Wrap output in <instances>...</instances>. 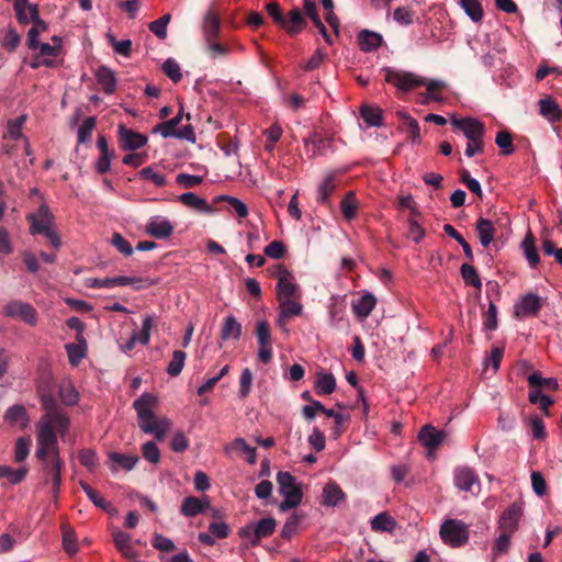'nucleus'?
Instances as JSON below:
<instances>
[{
    "mask_svg": "<svg viewBox=\"0 0 562 562\" xmlns=\"http://www.w3.org/2000/svg\"><path fill=\"white\" fill-rule=\"evenodd\" d=\"M42 462V477L45 484L49 482L52 485H60L61 484V470L64 467V462L61 458L59 459H50L41 461Z\"/></svg>",
    "mask_w": 562,
    "mask_h": 562,
    "instance_id": "nucleus-17",
    "label": "nucleus"
},
{
    "mask_svg": "<svg viewBox=\"0 0 562 562\" xmlns=\"http://www.w3.org/2000/svg\"><path fill=\"white\" fill-rule=\"evenodd\" d=\"M522 516L521 505L514 503L512 504L501 516L498 520V528L501 531L514 533L517 528L519 520Z\"/></svg>",
    "mask_w": 562,
    "mask_h": 562,
    "instance_id": "nucleus-15",
    "label": "nucleus"
},
{
    "mask_svg": "<svg viewBox=\"0 0 562 562\" xmlns=\"http://www.w3.org/2000/svg\"><path fill=\"white\" fill-rule=\"evenodd\" d=\"M345 499V493L335 482H329L323 488V504L325 506H337Z\"/></svg>",
    "mask_w": 562,
    "mask_h": 562,
    "instance_id": "nucleus-29",
    "label": "nucleus"
},
{
    "mask_svg": "<svg viewBox=\"0 0 562 562\" xmlns=\"http://www.w3.org/2000/svg\"><path fill=\"white\" fill-rule=\"evenodd\" d=\"M78 459L81 465L86 467L89 471H93L98 464L97 453L91 449H82L78 453Z\"/></svg>",
    "mask_w": 562,
    "mask_h": 562,
    "instance_id": "nucleus-58",
    "label": "nucleus"
},
{
    "mask_svg": "<svg viewBox=\"0 0 562 562\" xmlns=\"http://www.w3.org/2000/svg\"><path fill=\"white\" fill-rule=\"evenodd\" d=\"M375 304V296L371 293H364L361 297L352 302V310L356 316L363 321L370 315Z\"/></svg>",
    "mask_w": 562,
    "mask_h": 562,
    "instance_id": "nucleus-22",
    "label": "nucleus"
},
{
    "mask_svg": "<svg viewBox=\"0 0 562 562\" xmlns=\"http://www.w3.org/2000/svg\"><path fill=\"white\" fill-rule=\"evenodd\" d=\"M398 116L402 120L401 127L408 134L414 144L420 142V130L418 122L405 112H400Z\"/></svg>",
    "mask_w": 562,
    "mask_h": 562,
    "instance_id": "nucleus-39",
    "label": "nucleus"
},
{
    "mask_svg": "<svg viewBox=\"0 0 562 562\" xmlns=\"http://www.w3.org/2000/svg\"><path fill=\"white\" fill-rule=\"evenodd\" d=\"M243 452L246 456V461L249 464H255L257 461L256 449L250 447L245 439L237 438L225 447V452L231 454L233 452Z\"/></svg>",
    "mask_w": 562,
    "mask_h": 562,
    "instance_id": "nucleus-26",
    "label": "nucleus"
},
{
    "mask_svg": "<svg viewBox=\"0 0 562 562\" xmlns=\"http://www.w3.org/2000/svg\"><path fill=\"white\" fill-rule=\"evenodd\" d=\"M336 380L331 373L321 372L317 374L315 389L319 395H328L335 391Z\"/></svg>",
    "mask_w": 562,
    "mask_h": 562,
    "instance_id": "nucleus-40",
    "label": "nucleus"
},
{
    "mask_svg": "<svg viewBox=\"0 0 562 562\" xmlns=\"http://www.w3.org/2000/svg\"><path fill=\"white\" fill-rule=\"evenodd\" d=\"M385 81L393 85L401 91H409L416 87L424 86L426 79L413 72L398 70L394 68H385Z\"/></svg>",
    "mask_w": 562,
    "mask_h": 562,
    "instance_id": "nucleus-7",
    "label": "nucleus"
},
{
    "mask_svg": "<svg viewBox=\"0 0 562 562\" xmlns=\"http://www.w3.org/2000/svg\"><path fill=\"white\" fill-rule=\"evenodd\" d=\"M272 276L277 278V299L300 297V286L295 278L284 266L274 267Z\"/></svg>",
    "mask_w": 562,
    "mask_h": 562,
    "instance_id": "nucleus-8",
    "label": "nucleus"
},
{
    "mask_svg": "<svg viewBox=\"0 0 562 562\" xmlns=\"http://www.w3.org/2000/svg\"><path fill=\"white\" fill-rule=\"evenodd\" d=\"M256 336L259 346L272 345L271 330L267 321H260L256 327Z\"/></svg>",
    "mask_w": 562,
    "mask_h": 562,
    "instance_id": "nucleus-57",
    "label": "nucleus"
},
{
    "mask_svg": "<svg viewBox=\"0 0 562 562\" xmlns=\"http://www.w3.org/2000/svg\"><path fill=\"white\" fill-rule=\"evenodd\" d=\"M291 35L297 34L305 26V20L299 9L290 11L288 18H283V23L280 24Z\"/></svg>",
    "mask_w": 562,
    "mask_h": 562,
    "instance_id": "nucleus-30",
    "label": "nucleus"
},
{
    "mask_svg": "<svg viewBox=\"0 0 562 562\" xmlns=\"http://www.w3.org/2000/svg\"><path fill=\"white\" fill-rule=\"evenodd\" d=\"M27 220L31 223L30 232L32 235L48 233L54 226V215L45 204H42L36 213H31Z\"/></svg>",
    "mask_w": 562,
    "mask_h": 562,
    "instance_id": "nucleus-10",
    "label": "nucleus"
},
{
    "mask_svg": "<svg viewBox=\"0 0 562 562\" xmlns=\"http://www.w3.org/2000/svg\"><path fill=\"white\" fill-rule=\"evenodd\" d=\"M26 119H27V115L26 114H22V115L18 116L16 119L8 121V124H7L8 135L12 139L16 140V139L24 138V135L22 133V128H23V125L26 122Z\"/></svg>",
    "mask_w": 562,
    "mask_h": 562,
    "instance_id": "nucleus-49",
    "label": "nucleus"
},
{
    "mask_svg": "<svg viewBox=\"0 0 562 562\" xmlns=\"http://www.w3.org/2000/svg\"><path fill=\"white\" fill-rule=\"evenodd\" d=\"M113 540L116 548L127 558H135L134 550L131 544V536L122 530L113 532Z\"/></svg>",
    "mask_w": 562,
    "mask_h": 562,
    "instance_id": "nucleus-41",
    "label": "nucleus"
},
{
    "mask_svg": "<svg viewBox=\"0 0 562 562\" xmlns=\"http://www.w3.org/2000/svg\"><path fill=\"white\" fill-rule=\"evenodd\" d=\"M370 527L375 532H393L396 521L387 512H382L370 520Z\"/></svg>",
    "mask_w": 562,
    "mask_h": 562,
    "instance_id": "nucleus-28",
    "label": "nucleus"
},
{
    "mask_svg": "<svg viewBox=\"0 0 562 562\" xmlns=\"http://www.w3.org/2000/svg\"><path fill=\"white\" fill-rule=\"evenodd\" d=\"M496 145L502 149L504 155H509L513 153V138L508 132H499L495 138Z\"/></svg>",
    "mask_w": 562,
    "mask_h": 562,
    "instance_id": "nucleus-64",
    "label": "nucleus"
},
{
    "mask_svg": "<svg viewBox=\"0 0 562 562\" xmlns=\"http://www.w3.org/2000/svg\"><path fill=\"white\" fill-rule=\"evenodd\" d=\"M220 30V20L218 16L209 11L204 19V34L206 41L215 40Z\"/></svg>",
    "mask_w": 562,
    "mask_h": 562,
    "instance_id": "nucleus-48",
    "label": "nucleus"
},
{
    "mask_svg": "<svg viewBox=\"0 0 562 562\" xmlns=\"http://www.w3.org/2000/svg\"><path fill=\"white\" fill-rule=\"evenodd\" d=\"M521 247L524 249L525 257L528 260L529 265L531 267H536L539 262V256L537 247L535 245V238L531 234H528L525 237Z\"/></svg>",
    "mask_w": 562,
    "mask_h": 562,
    "instance_id": "nucleus-45",
    "label": "nucleus"
},
{
    "mask_svg": "<svg viewBox=\"0 0 562 562\" xmlns=\"http://www.w3.org/2000/svg\"><path fill=\"white\" fill-rule=\"evenodd\" d=\"M336 187L337 184L335 175H327L318 187L317 201L321 203H326L330 194L335 191Z\"/></svg>",
    "mask_w": 562,
    "mask_h": 562,
    "instance_id": "nucleus-42",
    "label": "nucleus"
},
{
    "mask_svg": "<svg viewBox=\"0 0 562 562\" xmlns=\"http://www.w3.org/2000/svg\"><path fill=\"white\" fill-rule=\"evenodd\" d=\"M27 469L21 468L18 470H13L8 465H0V477H7L10 483L18 484L24 480L26 476Z\"/></svg>",
    "mask_w": 562,
    "mask_h": 562,
    "instance_id": "nucleus-53",
    "label": "nucleus"
},
{
    "mask_svg": "<svg viewBox=\"0 0 562 562\" xmlns=\"http://www.w3.org/2000/svg\"><path fill=\"white\" fill-rule=\"evenodd\" d=\"M252 379H254V376H252V372L250 371V369L245 368L241 371L240 379H239V384H240L239 397L245 398L249 395V393L251 391Z\"/></svg>",
    "mask_w": 562,
    "mask_h": 562,
    "instance_id": "nucleus-59",
    "label": "nucleus"
},
{
    "mask_svg": "<svg viewBox=\"0 0 562 562\" xmlns=\"http://www.w3.org/2000/svg\"><path fill=\"white\" fill-rule=\"evenodd\" d=\"M297 297H282L277 299L278 307V323L283 325L289 318L299 316L303 312V305L296 300Z\"/></svg>",
    "mask_w": 562,
    "mask_h": 562,
    "instance_id": "nucleus-18",
    "label": "nucleus"
},
{
    "mask_svg": "<svg viewBox=\"0 0 562 562\" xmlns=\"http://www.w3.org/2000/svg\"><path fill=\"white\" fill-rule=\"evenodd\" d=\"M528 382L531 387H547L549 390H557L558 382L555 379L542 378L540 373L533 372L528 376Z\"/></svg>",
    "mask_w": 562,
    "mask_h": 562,
    "instance_id": "nucleus-55",
    "label": "nucleus"
},
{
    "mask_svg": "<svg viewBox=\"0 0 562 562\" xmlns=\"http://www.w3.org/2000/svg\"><path fill=\"white\" fill-rule=\"evenodd\" d=\"M47 29V25L44 21L41 19H36L33 22L32 27L30 29L27 33V46L29 48L35 50L40 46L38 36L41 33L45 32Z\"/></svg>",
    "mask_w": 562,
    "mask_h": 562,
    "instance_id": "nucleus-43",
    "label": "nucleus"
},
{
    "mask_svg": "<svg viewBox=\"0 0 562 562\" xmlns=\"http://www.w3.org/2000/svg\"><path fill=\"white\" fill-rule=\"evenodd\" d=\"M139 173L143 178L150 180L156 187H164L167 183L166 177L157 172L153 167H145Z\"/></svg>",
    "mask_w": 562,
    "mask_h": 562,
    "instance_id": "nucleus-63",
    "label": "nucleus"
},
{
    "mask_svg": "<svg viewBox=\"0 0 562 562\" xmlns=\"http://www.w3.org/2000/svg\"><path fill=\"white\" fill-rule=\"evenodd\" d=\"M446 438V434L431 425L424 426L418 435L419 441L429 450H436Z\"/></svg>",
    "mask_w": 562,
    "mask_h": 562,
    "instance_id": "nucleus-20",
    "label": "nucleus"
},
{
    "mask_svg": "<svg viewBox=\"0 0 562 562\" xmlns=\"http://www.w3.org/2000/svg\"><path fill=\"white\" fill-rule=\"evenodd\" d=\"M361 117L369 126L379 127L382 125V110L379 108L372 106H362L361 108Z\"/></svg>",
    "mask_w": 562,
    "mask_h": 562,
    "instance_id": "nucleus-46",
    "label": "nucleus"
},
{
    "mask_svg": "<svg viewBox=\"0 0 562 562\" xmlns=\"http://www.w3.org/2000/svg\"><path fill=\"white\" fill-rule=\"evenodd\" d=\"M162 70L173 82H178L182 78L180 66L172 58H168L167 60H165L162 65Z\"/></svg>",
    "mask_w": 562,
    "mask_h": 562,
    "instance_id": "nucleus-60",
    "label": "nucleus"
},
{
    "mask_svg": "<svg viewBox=\"0 0 562 562\" xmlns=\"http://www.w3.org/2000/svg\"><path fill=\"white\" fill-rule=\"evenodd\" d=\"M179 201L184 205L196 210L201 213H212L213 209L207 204L206 200L198 196L193 192H186L179 195Z\"/></svg>",
    "mask_w": 562,
    "mask_h": 562,
    "instance_id": "nucleus-33",
    "label": "nucleus"
},
{
    "mask_svg": "<svg viewBox=\"0 0 562 562\" xmlns=\"http://www.w3.org/2000/svg\"><path fill=\"white\" fill-rule=\"evenodd\" d=\"M241 336V325L237 319L231 315L224 319V324L221 329V338L223 340H238Z\"/></svg>",
    "mask_w": 562,
    "mask_h": 562,
    "instance_id": "nucleus-38",
    "label": "nucleus"
},
{
    "mask_svg": "<svg viewBox=\"0 0 562 562\" xmlns=\"http://www.w3.org/2000/svg\"><path fill=\"white\" fill-rule=\"evenodd\" d=\"M59 396L65 405H75L79 400L78 392L76 391L75 386L68 381H64L59 385Z\"/></svg>",
    "mask_w": 562,
    "mask_h": 562,
    "instance_id": "nucleus-47",
    "label": "nucleus"
},
{
    "mask_svg": "<svg viewBox=\"0 0 562 562\" xmlns=\"http://www.w3.org/2000/svg\"><path fill=\"white\" fill-rule=\"evenodd\" d=\"M539 113L549 123L559 122L562 119V109L552 97H544L538 101Z\"/></svg>",
    "mask_w": 562,
    "mask_h": 562,
    "instance_id": "nucleus-19",
    "label": "nucleus"
},
{
    "mask_svg": "<svg viewBox=\"0 0 562 562\" xmlns=\"http://www.w3.org/2000/svg\"><path fill=\"white\" fill-rule=\"evenodd\" d=\"M181 119H182L181 113H179L177 116L160 123L156 127V131L164 138L173 137L176 135V133L178 132V130H176V127L180 123Z\"/></svg>",
    "mask_w": 562,
    "mask_h": 562,
    "instance_id": "nucleus-52",
    "label": "nucleus"
},
{
    "mask_svg": "<svg viewBox=\"0 0 562 562\" xmlns=\"http://www.w3.org/2000/svg\"><path fill=\"white\" fill-rule=\"evenodd\" d=\"M143 457L150 463H158L160 460V451L154 441H147L142 447Z\"/></svg>",
    "mask_w": 562,
    "mask_h": 562,
    "instance_id": "nucleus-61",
    "label": "nucleus"
},
{
    "mask_svg": "<svg viewBox=\"0 0 562 562\" xmlns=\"http://www.w3.org/2000/svg\"><path fill=\"white\" fill-rule=\"evenodd\" d=\"M279 492L283 496L280 504V510L285 512L297 507L302 502V491L296 479L289 472H279L277 474Z\"/></svg>",
    "mask_w": 562,
    "mask_h": 562,
    "instance_id": "nucleus-4",
    "label": "nucleus"
},
{
    "mask_svg": "<svg viewBox=\"0 0 562 562\" xmlns=\"http://www.w3.org/2000/svg\"><path fill=\"white\" fill-rule=\"evenodd\" d=\"M97 81L101 85L106 94H112L116 88V78L114 72L108 67H100L95 72Z\"/></svg>",
    "mask_w": 562,
    "mask_h": 562,
    "instance_id": "nucleus-34",
    "label": "nucleus"
},
{
    "mask_svg": "<svg viewBox=\"0 0 562 562\" xmlns=\"http://www.w3.org/2000/svg\"><path fill=\"white\" fill-rule=\"evenodd\" d=\"M461 276L467 284L472 285L477 290L482 288V281L473 266L463 263L461 266Z\"/></svg>",
    "mask_w": 562,
    "mask_h": 562,
    "instance_id": "nucleus-50",
    "label": "nucleus"
},
{
    "mask_svg": "<svg viewBox=\"0 0 562 562\" xmlns=\"http://www.w3.org/2000/svg\"><path fill=\"white\" fill-rule=\"evenodd\" d=\"M114 283H115V286L132 285L133 289H135V290H143V289L149 288L151 285H155L157 283V281L148 279V278L120 276V277H114Z\"/></svg>",
    "mask_w": 562,
    "mask_h": 562,
    "instance_id": "nucleus-36",
    "label": "nucleus"
},
{
    "mask_svg": "<svg viewBox=\"0 0 562 562\" xmlns=\"http://www.w3.org/2000/svg\"><path fill=\"white\" fill-rule=\"evenodd\" d=\"M439 535L446 544L459 548L469 540V526L459 519H447L441 524Z\"/></svg>",
    "mask_w": 562,
    "mask_h": 562,
    "instance_id": "nucleus-6",
    "label": "nucleus"
},
{
    "mask_svg": "<svg viewBox=\"0 0 562 562\" xmlns=\"http://www.w3.org/2000/svg\"><path fill=\"white\" fill-rule=\"evenodd\" d=\"M41 403L45 414L40 418L38 422L55 424L56 430L59 432L60 438L64 440L70 426L69 418L58 407L53 394L41 392Z\"/></svg>",
    "mask_w": 562,
    "mask_h": 562,
    "instance_id": "nucleus-3",
    "label": "nucleus"
},
{
    "mask_svg": "<svg viewBox=\"0 0 562 562\" xmlns=\"http://www.w3.org/2000/svg\"><path fill=\"white\" fill-rule=\"evenodd\" d=\"M329 145V138L322 137L316 134L304 140L305 153L308 158H313L317 155H324Z\"/></svg>",
    "mask_w": 562,
    "mask_h": 562,
    "instance_id": "nucleus-23",
    "label": "nucleus"
},
{
    "mask_svg": "<svg viewBox=\"0 0 562 562\" xmlns=\"http://www.w3.org/2000/svg\"><path fill=\"white\" fill-rule=\"evenodd\" d=\"M66 351L69 362L72 366H77L86 356V344H67Z\"/></svg>",
    "mask_w": 562,
    "mask_h": 562,
    "instance_id": "nucleus-54",
    "label": "nucleus"
},
{
    "mask_svg": "<svg viewBox=\"0 0 562 562\" xmlns=\"http://www.w3.org/2000/svg\"><path fill=\"white\" fill-rule=\"evenodd\" d=\"M4 420L11 425H19L25 428L29 424V416L23 405H13L9 407L4 414Z\"/></svg>",
    "mask_w": 562,
    "mask_h": 562,
    "instance_id": "nucleus-31",
    "label": "nucleus"
},
{
    "mask_svg": "<svg viewBox=\"0 0 562 562\" xmlns=\"http://www.w3.org/2000/svg\"><path fill=\"white\" fill-rule=\"evenodd\" d=\"M424 86H426L427 91L425 94H423L424 99L422 104H427L428 101L443 102L445 99L439 91L446 87L445 81L426 79V83Z\"/></svg>",
    "mask_w": 562,
    "mask_h": 562,
    "instance_id": "nucleus-35",
    "label": "nucleus"
},
{
    "mask_svg": "<svg viewBox=\"0 0 562 562\" xmlns=\"http://www.w3.org/2000/svg\"><path fill=\"white\" fill-rule=\"evenodd\" d=\"M145 231L151 237L164 239L172 234L173 225L166 217L156 215L148 220Z\"/></svg>",
    "mask_w": 562,
    "mask_h": 562,
    "instance_id": "nucleus-16",
    "label": "nucleus"
},
{
    "mask_svg": "<svg viewBox=\"0 0 562 562\" xmlns=\"http://www.w3.org/2000/svg\"><path fill=\"white\" fill-rule=\"evenodd\" d=\"M158 405V398L150 393H143L133 403L137 414V424L145 434L153 435L162 440L171 427V420L167 417H157L154 408Z\"/></svg>",
    "mask_w": 562,
    "mask_h": 562,
    "instance_id": "nucleus-1",
    "label": "nucleus"
},
{
    "mask_svg": "<svg viewBox=\"0 0 562 562\" xmlns=\"http://www.w3.org/2000/svg\"><path fill=\"white\" fill-rule=\"evenodd\" d=\"M210 507L207 497L198 498L194 496L186 497L182 502L180 513L186 517H194L202 514Z\"/></svg>",
    "mask_w": 562,
    "mask_h": 562,
    "instance_id": "nucleus-21",
    "label": "nucleus"
},
{
    "mask_svg": "<svg viewBox=\"0 0 562 562\" xmlns=\"http://www.w3.org/2000/svg\"><path fill=\"white\" fill-rule=\"evenodd\" d=\"M341 213L347 220L355 217L357 203L352 192H349L341 201Z\"/></svg>",
    "mask_w": 562,
    "mask_h": 562,
    "instance_id": "nucleus-62",
    "label": "nucleus"
},
{
    "mask_svg": "<svg viewBox=\"0 0 562 562\" xmlns=\"http://www.w3.org/2000/svg\"><path fill=\"white\" fill-rule=\"evenodd\" d=\"M3 314L8 317L19 318L30 326H35L38 322L36 310L26 302L12 300L3 306Z\"/></svg>",
    "mask_w": 562,
    "mask_h": 562,
    "instance_id": "nucleus-9",
    "label": "nucleus"
},
{
    "mask_svg": "<svg viewBox=\"0 0 562 562\" xmlns=\"http://www.w3.org/2000/svg\"><path fill=\"white\" fill-rule=\"evenodd\" d=\"M460 5L473 22L483 19V8L477 0H460Z\"/></svg>",
    "mask_w": 562,
    "mask_h": 562,
    "instance_id": "nucleus-44",
    "label": "nucleus"
},
{
    "mask_svg": "<svg viewBox=\"0 0 562 562\" xmlns=\"http://www.w3.org/2000/svg\"><path fill=\"white\" fill-rule=\"evenodd\" d=\"M14 10L18 20L23 24H27L30 22H34L36 19H40L37 8L33 4H30L26 0H15Z\"/></svg>",
    "mask_w": 562,
    "mask_h": 562,
    "instance_id": "nucleus-24",
    "label": "nucleus"
},
{
    "mask_svg": "<svg viewBox=\"0 0 562 562\" xmlns=\"http://www.w3.org/2000/svg\"><path fill=\"white\" fill-rule=\"evenodd\" d=\"M154 325H155L154 316H151V315L145 316V318L143 319V323H142L140 331L134 333L124 345L120 346V349L126 353V352L131 351L137 342H139L144 346L147 345L150 340V331H151Z\"/></svg>",
    "mask_w": 562,
    "mask_h": 562,
    "instance_id": "nucleus-13",
    "label": "nucleus"
},
{
    "mask_svg": "<svg viewBox=\"0 0 562 562\" xmlns=\"http://www.w3.org/2000/svg\"><path fill=\"white\" fill-rule=\"evenodd\" d=\"M476 232L479 235V240L483 247H487L494 236H495V228L493 223L487 218H479L476 222Z\"/></svg>",
    "mask_w": 562,
    "mask_h": 562,
    "instance_id": "nucleus-37",
    "label": "nucleus"
},
{
    "mask_svg": "<svg viewBox=\"0 0 562 562\" xmlns=\"http://www.w3.org/2000/svg\"><path fill=\"white\" fill-rule=\"evenodd\" d=\"M120 136L123 143V148L128 150L138 149L147 142L146 136L127 130L124 126H120Z\"/></svg>",
    "mask_w": 562,
    "mask_h": 562,
    "instance_id": "nucleus-25",
    "label": "nucleus"
},
{
    "mask_svg": "<svg viewBox=\"0 0 562 562\" xmlns=\"http://www.w3.org/2000/svg\"><path fill=\"white\" fill-rule=\"evenodd\" d=\"M36 451L35 457L40 461L59 459V446L57 436L59 432L56 430L55 424L46 422H38L36 425Z\"/></svg>",
    "mask_w": 562,
    "mask_h": 562,
    "instance_id": "nucleus-2",
    "label": "nucleus"
},
{
    "mask_svg": "<svg viewBox=\"0 0 562 562\" xmlns=\"http://www.w3.org/2000/svg\"><path fill=\"white\" fill-rule=\"evenodd\" d=\"M358 41L363 52H373L381 46L383 40L381 34L363 30L359 33Z\"/></svg>",
    "mask_w": 562,
    "mask_h": 562,
    "instance_id": "nucleus-32",
    "label": "nucleus"
},
{
    "mask_svg": "<svg viewBox=\"0 0 562 562\" xmlns=\"http://www.w3.org/2000/svg\"><path fill=\"white\" fill-rule=\"evenodd\" d=\"M451 124L457 130L461 131L469 140L482 139L485 134L484 124L481 121L473 117H453L451 120Z\"/></svg>",
    "mask_w": 562,
    "mask_h": 562,
    "instance_id": "nucleus-11",
    "label": "nucleus"
},
{
    "mask_svg": "<svg viewBox=\"0 0 562 562\" xmlns=\"http://www.w3.org/2000/svg\"><path fill=\"white\" fill-rule=\"evenodd\" d=\"M454 485L463 492L475 493L480 491V482L473 470L460 468L454 471Z\"/></svg>",
    "mask_w": 562,
    "mask_h": 562,
    "instance_id": "nucleus-14",
    "label": "nucleus"
},
{
    "mask_svg": "<svg viewBox=\"0 0 562 562\" xmlns=\"http://www.w3.org/2000/svg\"><path fill=\"white\" fill-rule=\"evenodd\" d=\"M277 527L274 518H262L258 521L248 524L239 529V537L249 546L255 547L259 544L261 539L271 536Z\"/></svg>",
    "mask_w": 562,
    "mask_h": 562,
    "instance_id": "nucleus-5",
    "label": "nucleus"
},
{
    "mask_svg": "<svg viewBox=\"0 0 562 562\" xmlns=\"http://www.w3.org/2000/svg\"><path fill=\"white\" fill-rule=\"evenodd\" d=\"M171 15L169 13L164 14L160 19L153 21L149 24V30L160 40L167 37V26L170 22Z\"/></svg>",
    "mask_w": 562,
    "mask_h": 562,
    "instance_id": "nucleus-56",
    "label": "nucleus"
},
{
    "mask_svg": "<svg viewBox=\"0 0 562 562\" xmlns=\"http://www.w3.org/2000/svg\"><path fill=\"white\" fill-rule=\"evenodd\" d=\"M109 460L112 462L111 470L116 472L119 468L131 471L138 462V457L132 454H123L119 452H110Z\"/></svg>",
    "mask_w": 562,
    "mask_h": 562,
    "instance_id": "nucleus-27",
    "label": "nucleus"
},
{
    "mask_svg": "<svg viewBox=\"0 0 562 562\" xmlns=\"http://www.w3.org/2000/svg\"><path fill=\"white\" fill-rule=\"evenodd\" d=\"M543 305L542 299L535 294L528 293L522 295L515 304V315L519 318L530 317L538 314Z\"/></svg>",
    "mask_w": 562,
    "mask_h": 562,
    "instance_id": "nucleus-12",
    "label": "nucleus"
},
{
    "mask_svg": "<svg viewBox=\"0 0 562 562\" xmlns=\"http://www.w3.org/2000/svg\"><path fill=\"white\" fill-rule=\"evenodd\" d=\"M187 355L184 351L176 350L173 351L172 359L168 364L167 372L171 376H177L181 373L184 362H186Z\"/></svg>",
    "mask_w": 562,
    "mask_h": 562,
    "instance_id": "nucleus-51",
    "label": "nucleus"
}]
</instances>
